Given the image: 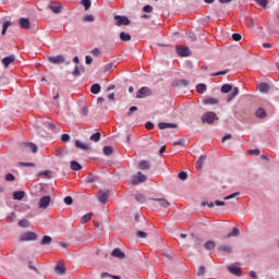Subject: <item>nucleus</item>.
I'll return each instance as SVG.
<instances>
[{
    "label": "nucleus",
    "mask_w": 279,
    "mask_h": 279,
    "mask_svg": "<svg viewBox=\"0 0 279 279\" xmlns=\"http://www.w3.org/2000/svg\"><path fill=\"white\" fill-rule=\"evenodd\" d=\"M85 64H93V57L86 56L85 57Z\"/></svg>",
    "instance_id": "obj_63"
},
{
    "label": "nucleus",
    "mask_w": 279,
    "mask_h": 279,
    "mask_svg": "<svg viewBox=\"0 0 279 279\" xmlns=\"http://www.w3.org/2000/svg\"><path fill=\"white\" fill-rule=\"evenodd\" d=\"M221 93H225V94H228V93H231L228 95L227 97V101L230 102L232 100L233 97H236V95H239V87H233L232 88V85L231 84H225L221 86L220 88Z\"/></svg>",
    "instance_id": "obj_1"
},
{
    "label": "nucleus",
    "mask_w": 279,
    "mask_h": 279,
    "mask_svg": "<svg viewBox=\"0 0 279 279\" xmlns=\"http://www.w3.org/2000/svg\"><path fill=\"white\" fill-rule=\"evenodd\" d=\"M38 239V235L34 232H26L23 233L20 238V241H36Z\"/></svg>",
    "instance_id": "obj_9"
},
{
    "label": "nucleus",
    "mask_w": 279,
    "mask_h": 279,
    "mask_svg": "<svg viewBox=\"0 0 279 279\" xmlns=\"http://www.w3.org/2000/svg\"><path fill=\"white\" fill-rule=\"evenodd\" d=\"M205 106H217L219 104V100L217 98H207L203 101Z\"/></svg>",
    "instance_id": "obj_24"
},
{
    "label": "nucleus",
    "mask_w": 279,
    "mask_h": 279,
    "mask_svg": "<svg viewBox=\"0 0 279 279\" xmlns=\"http://www.w3.org/2000/svg\"><path fill=\"white\" fill-rule=\"evenodd\" d=\"M159 130H175L178 128V124L175 123H169V122H160L158 124Z\"/></svg>",
    "instance_id": "obj_11"
},
{
    "label": "nucleus",
    "mask_w": 279,
    "mask_h": 279,
    "mask_svg": "<svg viewBox=\"0 0 279 279\" xmlns=\"http://www.w3.org/2000/svg\"><path fill=\"white\" fill-rule=\"evenodd\" d=\"M21 167H36V163L34 162H20Z\"/></svg>",
    "instance_id": "obj_57"
},
{
    "label": "nucleus",
    "mask_w": 279,
    "mask_h": 279,
    "mask_svg": "<svg viewBox=\"0 0 279 279\" xmlns=\"http://www.w3.org/2000/svg\"><path fill=\"white\" fill-rule=\"evenodd\" d=\"M218 250L219 252H223L225 254H232V247L228 245H220Z\"/></svg>",
    "instance_id": "obj_28"
},
{
    "label": "nucleus",
    "mask_w": 279,
    "mask_h": 279,
    "mask_svg": "<svg viewBox=\"0 0 279 279\" xmlns=\"http://www.w3.org/2000/svg\"><path fill=\"white\" fill-rule=\"evenodd\" d=\"M83 21H85L87 23H93L95 21V16L94 15H85L83 17Z\"/></svg>",
    "instance_id": "obj_48"
},
{
    "label": "nucleus",
    "mask_w": 279,
    "mask_h": 279,
    "mask_svg": "<svg viewBox=\"0 0 279 279\" xmlns=\"http://www.w3.org/2000/svg\"><path fill=\"white\" fill-rule=\"evenodd\" d=\"M81 3L84 5L85 10H90V5H93L90 0H82Z\"/></svg>",
    "instance_id": "obj_42"
},
{
    "label": "nucleus",
    "mask_w": 279,
    "mask_h": 279,
    "mask_svg": "<svg viewBox=\"0 0 279 279\" xmlns=\"http://www.w3.org/2000/svg\"><path fill=\"white\" fill-rule=\"evenodd\" d=\"M49 9L51 10V12H53V14H60V12H62V7L50 4Z\"/></svg>",
    "instance_id": "obj_37"
},
{
    "label": "nucleus",
    "mask_w": 279,
    "mask_h": 279,
    "mask_svg": "<svg viewBox=\"0 0 279 279\" xmlns=\"http://www.w3.org/2000/svg\"><path fill=\"white\" fill-rule=\"evenodd\" d=\"M27 219H23V220H20L19 221V226L21 227V228H27Z\"/></svg>",
    "instance_id": "obj_56"
},
{
    "label": "nucleus",
    "mask_w": 279,
    "mask_h": 279,
    "mask_svg": "<svg viewBox=\"0 0 279 279\" xmlns=\"http://www.w3.org/2000/svg\"><path fill=\"white\" fill-rule=\"evenodd\" d=\"M206 275V267L201 266L198 269V276H205Z\"/></svg>",
    "instance_id": "obj_58"
},
{
    "label": "nucleus",
    "mask_w": 279,
    "mask_h": 279,
    "mask_svg": "<svg viewBox=\"0 0 279 279\" xmlns=\"http://www.w3.org/2000/svg\"><path fill=\"white\" fill-rule=\"evenodd\" d=\"M114 20L117 21L116 25L118 27H121V25H125V26L130 25V19H128V16L116 15Z\"/></svg>",
    "instance_id": "obj_8"
},
{
    "label": "nucleus",
    "mask_w": 279,
    "mask_h": 279,
    "mask_svg": "<svg viewBox=\"0 0 279 279\" xmlns=\"http://www.w3.org/2000/svg\"><path fill=\"white\" fill-rule=\"evenodd\" d=\"M92 56H96V58H98V56H101V51L99 50V48H94L92 50Z\"/></svg>",
    "instance_id": "obj_53"
},
{
    "label": "nucleus",
    "mask_w": 279,
    "mask_h": 279,
    "mask_svg": "<svg viewBox=\"0 0 279 279\" xmlns=\"http://www.w3.org/2000/svg\"><path fill=\"white\" fill-rule=\"evenodd\" d=\"M204 247H205V250H208V251L215 250V247H216L215 241H207L205 243Z\"/></svg>",
    "instance_id": "obj_39"
},
{
    "label": "nucleus",
    "mask_w": 279,
    "mask_h": 279,
    "mask_svg": "<svg viewBox=\"0 0 279 279\" xmlns=\"http://www.w3.org/2000/svg\"><path fill=\"white\" fill-rule=\"evenodd\" d=\"M136 236L138 239H147V232H145V231H137L136 232Z\"/></svg>",
    "instance_id": "obj_47"
},
{
    "label": "nucleus",
    "mask_w": 279,
    "mask_h": 279,
    "mask_svg": "<svg viewBox=\"0 0 279 279\" xmlns=\"http://www.w3.org/2000/svg\"><path fill=\"white\" fill-rule=\"evenodd\" d=\"M90 141H93L94 143H99L101 141V133L100 132H96L90 136Z\"/></svg>",
    "instance_id": "obj_34"
},
{
    "label": "nucleus",
    "mask_w": 279,
    "mask_h": 279,
    "mask_svg": "<svg viewBox=\"0 0 279 279\" xmlns=\"http://www.w3.org/2000/svg\"><path fill=\"white\" fill-rule=\"evenodd\" d=\"M138 169H141L142 171H147V169L151 168V165L149 163V161L147 160H142L138 162Z\"/></svg>",
    "instance_id": "obj_19"
},
{
    "label": "nucleus",
    "mask_w": 279,
    "mask_h": 279,
    "mask_svg": "<svg viewBox=\"0 0 279 279\" xmlns=\"http://www.w3.org/2000/svg\"><path fill=\"white\" fill-rule=\"evenodd\" d=\"M153 10H154V7H151V5H149V4H147V5H145V7L143 8V11H144V12H147V13L151 12Z\"/></svg>",
    "instance_id": "obj_60"
},
{
    "label": "nucleus",
    "mask_w": 279,
    "mask_h": 279,
    "mask_svg": "<svg viewBox=\"0 0 279 279\" xmlns=\"http://www.w3.org/2000/svg\"><path fill=\"white\" fill-rule=\"evenodd\" d=\"M227 269L229 272L232 274V276H236L238 278H241L242 276L241 268H239L238 266H228Z\"/></svg>",
    "instance_id": "obj_13"
},
{
    "label": "nucleus",
    "mask_w": 279,
    "mask_h": 279,
    "mask_svg": "<svg viewBox=\"0 0 279 279\" xmlns=\"http://www.w3.org/2000/svg\"><path fill=\"white\" fill-rule=\"evenodd\" d=\"M149 95H151V89L147 86H144L137 90L136 98L145 99V97H149Z\"/></svg>",
    "instance_id": "obj_6"
},
{
    "label": "nucleus",
    "mask_w": 279,
    "mask_h": 279,
    "mask_svg": "<svg viewBox=\"0 0 279 279\" xmlns=\"http://www.w3.org/2000/svg\"><path fill=\"white\" fill-rule=\"evenodd\" d=\"M179 180H186V178H189V174H186V172L185 171H182V172H180L179 173Z\"/></svg>",
    "instance_id": "obj_52"
},
{
    "label": "nucleus",
    "mask_w": 279,
    "mask_h": 279,
    "mask_svg": "<svg viewBox=\"0 0 279 279\" xmlns=\"http://www.w3.org/2000/svg\"><path fill=\"white\" fill-rule=\"evenodd\" d=\"M81 114H83V117H88V107H83L81 109Z\"/></svg>",
    "instance_id": "obj_59"
},
{
    "label": "nucleus",
    "mask_w": 279,
    "mask_h": 279,
    "mask_svg": "<svg viewBox=\"0 0 279 279\" xmlns=\"http://www.w3.org/2000/svg\"><path fill=\"white\" fill-rule=\"evenodd\" d=\"M25 146L33 151V154H36L38 151V146L34 143H26Z\"/></svg>",
    "instance_id": "obj_33"
},
{
    "label": "nucleus",
    "mask_w": 279,
    "mask_h": 279,
    "mask_svg": "<svg viewBox=\"0 0 279 279\" xmlns=\"http://www.w3.org/2000/svg\"><path fill=\"white\" fill-rule=\"evenodd\" d=\"M75 147H77L78 149H83V151H88V149H90V145L83 143L80 140L75 141Z\"/></svg>",
    "instance_id": "obj_16"
},
{
    "label": "nucleus",
    "mask_w": 279,
    "mask_h": 279,
    "mask_svg": "<svg viewBox=\"0 0 279 279\" xmlns=\"http://www.w3.org/2000/svg\"><path fill=\"white\" fill-rule=\"evenodd\" d=\"M189 81L182 78V80H178L173 83V86H189Z\"/></svg>",
    "instance_id": "obj_35"
},
{
    "label": "nucleus",
    "mask_w": 279,
    "mask_h": 279,
    "mask_svg": "<svg viewBox=\"0 0 279 279\" xmlns=\"http://www.w3.org/2000/svg\"><path fill=\"white\" fill-rule=\"evenodd\" d=\"M102 151L105 156H112V151H114V149L112 148V146H105Z\"/></svg>",
    "instance_id": "obj_40"
},
{
    "label": "nucleus",
    "mask_w": 279,
    "mask_h": 279,
    "mask_svg": "<svg viewBox=\"0 0 279 279\" xmlns=\"http://www.w3.org/2000/svg\"><path fill=\"white\" fill-rule=\"evenodd\" d=\"M136 110H138V107L132 106V107L129 109L128 117H132V114H134V112H136Z\"/></svg>",
    "instance_id": "obj_50"
},
{
    "label": "nucleus",
    "mask_w": 279,
    "mask_h": 279,
    "mask_svg": "<svg viewBox=\"0 0 279 279\" xmlns=\"http://www.w3.org/2000/svg\"><path fill=\"white\" fill-rule=\"evenodd\" d=\"M11 25H12V22L10 21H7L3 23L2 31H1L2 36H5L8 32V27H10Z\"/></svg>",
    "instance_id": "obj_38"
},
{
    "label": "nucleus",
    "mask_w": 279,
    "mask_h": 279,
    "mask_svg": "<svg viewBox=\"0 0 279 279\" xmlns=\"http://www.w3.org/2000/svg\"><path fill=\"white\" fill-rule=\"evenodd\" d=\"M48 62H50L51 64H64V62L65 64H71V61H66L64 54L48 57Z\"/></svg>",
    "instance_id": "obj_4"
},
{
    "label": "nucleus",
    "mask_w": 279,
    "mask_h": 279,
    "mask_svg": "<svg viewBox=\"0 0 279 279\" xmlns=\"http://www.w3.org/2000/svg\"><path fill=\"white\" fill-rule=\"evenodd\" d=\"M207 87L206 84L201 83L198 85H196V92L199 93L201 95H204V93H206Z\"/></svg>",
    "instance_id": "obj_29"
},
{
    "label": "nucleus",
    "mask_w": 279,
    "mask_h": 279,
    "mask_svg": "<svg viewBox=\"0 0 279 279\" xmlns=\"http://www.w3.org/2000/svg\"><path fill=\"white\" fill-rule=\"evenodd\" d=\"M82 72H84V68H81L75 65L74 71L72 72V75L74 77H80L82 75Z\"/></svg>",
    "instance_id": "obj_30"
},
{
    "label": "nucleus",
    "mask_w": 279,
    "mask_h": 279,
    "mask_svg": "<svg viewBox=\"0 0 279 279\" xmlns=\"http://www.w3.org/2000/svg\"><path fill=\"white\" fill-rule=\"evenodd\" d=\"M72 171H82V165L77 161H71Z\"/></svg>",
    "instance_id": "obj_32"
},
{
    "label": "nucleus",
    "mask_w": 279,
    "mask_h": 279,
    "mask_svg": "<svg viewBox=\"0 0 279 279\" xmlns=\"http://www.w3.org/2000/svg\"><path fill=\"white\" fill-rule=\"evenodd\" d=\"M230 138H232V134L228 133L222 137L221 143H226V141H230Z\"/></svg>",
    "instance_id": "obj_61"
},
{
    "label": "nucleus",
    "mask_w": 279,
    "mask_h": 279,
    "mask_svg": "<svg viewBox=\"0 0 279 279\" xmlns=\"http://www.w3.org/2000/svg\"><path fill=\"white\" fill-rule=\"evenodd\" d=\"M51 236L49 235H44V238L40 241V245H51Z\"/></svg>",
    "instance_id": "obj_31"
},
{
    "label": "nucleus",
    "mask_w": 279,
    "mask_h": 279,
    "mask_svg": "<svg viewBox=\"0 0 279 279\" xmlns=\"http://www.w3.org/2000/svg\"><path fill=\"white\" fill-rule=\"evenodd\" d=\"M201 119H202V123H207L208 125H213L215 121H217L219 118L217 117V113L213 111H207L203 113Z\"/></svg>",
    "instance_id": "obj_2"
},
{
    "label": "nucleus",
    "mask_w": 279,
    "mask_h": 279,
    "mask_svg": "<svg viewBox=\"0 0 279 279\" xmlns=\"http://www.w3.org/2000/svg\"><path fill=\"white\" fill-rule=\"evenodd\" d=\"M143 182H147V175L143 174V172L138 171L132 177L131 183L133 186H138V184H143Z\"/></svg>",
    "instance_id": "obj_3"
},
{
    "label": "nucleus",
    "mask_w": 279,
    "mask_h": 279,
    "mask_svg": "<svg viewBox=\"0 0 279 279\" xmlns=\"http://www.w3.org/2000/svg\"><path fill=\"white\" fill-rule=\"evenodd\" d=\"M25 198V191H17L13 193V199L16 202H23Z\"/></svg>",
    "instance_id": "obj_18"
},
{
    "label": "nucleus",
    "mask_w": 279,
    "mask_h": 279,
    "mask_svg": "<svg viewBox=\"0 0 279 279\" xmlns=\"http://www.w3.org/2000/svg\"><path fill=\"white\" fill-rule=\"evenodd\" d=\"M50 204H51V196H43L38 202V208L40 210H45L49 208Z\"/></svg>",
    "instance_id": "obj_5"
},
{
    "label": "nucleus",
    "mask_w": 279,
    "mask_h": 279,
    "mask_svg": "<svg viewBox=\"0 0 279 279\" xmlns=\"http://www.w3.org/2000/svg\"><path fill=\"white\" fill-rule=\"evenodd\" d=\"M136 202H140V204H145V196L143 194L135 195Z\"/></svg>",
    "instance_id": "obj_46"
},
{
    "label": "nucleus",
    "mask_w": 279,
    "mask_h": 279,
    "mask_svg": "<svg viewBox=\"0 0 279 279\" xmlns=\"http://www.w3.org/2000/svg\"><path fill=\"white\" fill-rule=\"evenodd\" d=\"M255 3H257V5H260V8H267L269 0H255Z\"/></svg>",
    "instance_id": "obj_43"
},
{
    "label": "nucleus",
    "mask_w": 279,
    "mask_h": 279,
    "mask_svg": "<svg viewBox=\"0 0 279 279\" xmlns=\"http://www.w3.org/2000/svg\"><path fill=\"white\" fill-rule=\"evenodd\" d=\"M255 117L257 119H266L267 118V111H265V109H263V108H258L255 112Z\"/></svg>",
    "instance_id": "obj_21"
},
{
    "label": "nucleus",
    "mask_w": 279,
    "mask_h": 279,
    "mask_svg": "<svg viewBox=\"0 0 279 279\" xmlns=\"http://www.w3.org/2000/svg\"><path fill=\"white\" fill-rule=\"evenodd\" d=\"M90 93H93V95H99V93H101V85L98 83L93 84L90 87Z\"/></svg>",
    "instance_id": "obj_23"
},
{
    "label": "nucleus",
    "mask_w": 279,
    "mask_h": 279,
    "mask_svg": "<svg viewBox=\"0 0 279 279\" xmlns=\"http://www.w3.org/2000/svg\"><path fill=\"white\" fill-rule=\"evenodd\" d=\"M19 24L23 29H29V27L32 26V23L29 22V19H27V17H21L19 20Z\"/></svg>",
    "instance_id": "obj_14"
},
{
    "label": "nucleus",
    "mask_w": 279,
    "mask_h": 279,
    "mask_svg": "<svg viewBox=\"0 0 279 279\" xmlns=\"http://www.w3.org/2000/svg\"><path fill=\"white\" fill-rule=\"evenodd\" d=\"M240 234V231H239V228L234 227L232 232L228 233V239H232V236H239Z\"/></svg>",
    "instance_id": "obj_41"
},
{
    "label": "nucleus",
    "mask_w": 279,
    "mask_h": 279,
    "mask_svg": "<svg viewBox=\"0 0 279 279\" xmlns=\"http://www.w3.org/2000/svg\"><path fill=\"white\" fill-rule=\"evenodd\" d=\"M146 130H154V124L151 122H146L145 124Z\"/></svg>",
    "instance_id": "obj_64"
},
{
    "label": "nucleus",
    "mask_w": 279,
    "mask_h": 279,
    "mask_svg": "<svg viewBox=\"0 0 279 279\" xmlns=\"http://www.w3.org/2000/svg\"><path fill=\"white\" fill-rule=\"evenodd\" d=\"M177 53L181 58H189V56H191V49H189V47L178 46Z\"/></svg>",
    "instance_id": "obj_7"
},
{
    "label": "nucleus",
    "mask_w": 279,
    "mask_h": 279,
    "mask_svg": "<svg viewBox=\"0 0 279 279\" xmlns=\"http://www.w3.org/2000/svg\"><path fill=\"white\" fill-rule=\"evenodd\" d=\"M61 141H62V143H69L70 141H71V135H69V134H63L62 136H61Z\"/></svg>",
    "instance_id": "obj_49"
},
{
    "label": "nucleus",
    "mask_w": 279,
    "mask_h": 279,
    "mask_svg": "<svg viewBox=\"0 0 279 279\" xmlns=\"http://www.w3.org/2000/svg\"><path fill=\"white\" fill-rule=\"evenodd\" d=\"M4 180H7V182H14V180H16V178L12 173H7L4 177Z\"/></svg>",
    "instance_id": "obj_45"
},
{
    "label": "nucleus",
    "mask_w": 279,
    "mask_h": 279,
    "mask_svg": "<svg viewBox=\"0 0 279 279\" xmlns=\"http://www.w3.org/2000/svg\"><path fill=\"white\" fill-rule=\"evenodd\" d=\"M204 162H206V155H202L196 161V169H202L204 167Z\"/></svg>",
    "instance_id": "obj_27"
},
{
    "label": "nucleus",
    "mask_w": 279,
    "mask_h": 279,
    "mask_svg": "<svg viewBox=\"0 0 279 279\" xmlns=\"http://www.w3.org/2000/svg\"><path fill=\"white\" fill-rule=\"evenodd\" d=\"M110 197V192L108 191H100L98 193V201L100 204H108V198Z\"/></svg>",
    "instance_id": "obj_10"
},
{
    "label": "nucleus",
    "mask_w": 279,
    "mask_h": 279,
    "mask_svg": "<svg viewBox=\"0 0 279 279\" xmlns=\"http://www.w3.org/2000/svg\"><path fill=\"white\" fill-rule=\"evenodd\" d=\"M97 180H98L97 175L89 173L87 175V178L85 179V182H86V184H93V183L97 182Z\"/></svg>",
    "instance_id": "obj_26"
},
{
    "label": "nucleus",
    "mask_w": 279,
    "mask_h": 279,
    "mask_svg": "<svg viewBox=\"0 0 279 279\" xmlns=\"http://www.w3.org/2000/svg\"><path fill=\"white\" fill-rule=\"evenodd\" d=\"M232 38H233V40H235V43H239V40H241V34H239V33H233V34H232Z\"/></svg>",
    "instance_id": "obj_55"
},
{
    "label": "nucleus",
    "mask_w": 279,
    "mask_h": 279,
    "mask_svg": "<svg viewBox=\"0 0 279 279\" xmlns=\"http://www.w3.org/2000/svg\"><path fill=\"white\" fill-rule=\"evenodd\" d=\"M64 204H66V206H71L73 204V197L66 196L64 198Z\"/></svg>",
    "instance_id": "obj_51"
},
{
    "label": "nucleus",
    "mask_w": 279,
    "mask_h": 279,
    "mask_svg": "<svg viewBox=\"0 0 279 279\" xmlns=\"http://www.w3.org/2000/svg\"><path fill=\"white\" fill-rule=\"evenodd\" d=\"M14 60H16V57L14 54L4 57L2 59V64L4 65L5 69H8V66H10V64H12L14 62Z\"/></svg>",
    "instance_id": "obj_15"
},
{
    "label": "nucleus",
    "mask_w": 279,
    "mask_h": 279,
    "mask_svg": "<svg viewBox=\"0 0 279 279\" xmlns=\"http://www.w3.org/2000/svg\"><path fill=\"white\" fill-rule=\"evenodd\" d=\"M54 271H56V274H58V276H64V274H66V268H64V265L58 264L54 267Z\"/></svg>",
    "instance_id": "obj_20"
},
{
    "label": "nucleus",
    "mask_w": 279,
    "mask_h": 279,
    "mask_svg": "<svg viewBox=\"0 0 279 279\" xmlns=\"http://www.w3.org/2000/svg\"><path fill=\"white\" fill-rule=\"evenodd\" d=\"M178 145H182V146H184V140H179V141H175V142H173V146L174 147H178Z\"/></svg>",
    "instance_id": "obj_62"
},
{
    "label": "nucleus",
    "mask_w": 279,
    "mask_h": 279,
    "mask_svg": "<svg viewBox=\"0 0 279 279\" xmlns=\"http://www.w3.org/2000/svg\"><path fill=\"white\" fill-rule=\"evenodd\" d=\"M270 86H269V84H267V83H259L258 84V90H259V93H267L268 90H270Z\"/></svg>",
    "instance_id": "obj_22"
},
{
    "label": "nucleus",
    "mask_w": 279,
    "mask_h": 279,
    "mask_svg": "<svg viewBox=\"0 0 279 279\" xmlns=\"http://www.w3.org/2000/svg\"><path fill=\"white\" fill-rule=\"evenodd\" d=\"M120 40H122L123 43H129V40H132V35H130L125 32H121L120 33Z\"/></svg>",
    "instance_id": "obj_25"
},
{
    "label": "nucleus",
    "mask_w": 279,
    "mask_h": 279,
    "mask_svg": "<svg viewBox=\"0 0 279 279\" xmlns=\"http://www.w3.org/2000/svg\"><path fill=\"white\" fill-rule=\"evenodd\" d=\"M111 256L113 258H119V260H123L125 258V253L123 251H121V248H114L111 252Z\"/></svg>",
    "instance_id": "obj_12"
},
{
    "label": "nucleus",
    "mask_w": 279,
    "mask_h": 279,
    "mask_svg": "<svg viewBox=\"0 0 279 279\" xmlns=\"http://www.w3.org/2000/svg\"><path fill=\"white\" fill-rule=\"evenodd\" d=\"M93 218V213H88L81 218V223H87Z\"/></svg>",
    "instance_id": "obj_36"
},
{
    "label": "nucleus",
    "mask_w": 279,
    "mask_h": 279,
    "mask_svg": "<svg viewBox=\"0 0 279 279\" xmlns=\"http://www.w3.org/2000/svg\"><path fill=\"white\" fill-rule=\"evenodd\" d=\"M239 195H241V192H235L233 194L226 196L223 199L225 202H228V199H234V197H239Z\"/></svg>",
    "instance_id": "obj_44"
},
{
    "label": "nucleus",
    "mask_w": 279,
    "mask_h": 279,
    "mask_svg": "<svg viewBox=\"0 0 279 279\" xmlns=\"http://www.w3.org/2000/svg\"><path fill=\"white\" fill-rule=\"evenodd\" d=\"M153 202H158L159 206H161V208H169V206H171V204L169 203V201H167L166 198H151Z\"/></svg>",
    "instance_id": "obj_17"
},
{
    "label": "nucleus",
    "mask_w": 279,
    "mask_h": 279,
    "mask_svg": "<svg viewBox=\"0 0 279 279\" xmlns=\"http://www.w3.org/2000/svg\"><path fill=\"white\" fill-rule=\"evenodd\" d=\"M219 75H228V70L219 71V72L211 74V76H215V77H217Z\"/></svg>",
    "instance_id": "obj_54"
}]
</instances>
